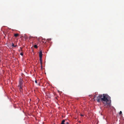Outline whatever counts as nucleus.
Here are the masks:
<instances>
[{
    "mask_svg": "<svg viewBox=\"0 0 124 124\" xmlns=\"http://www.w3.org/2000/svg\"><path fill=\"white\" fill-rule=\"evenodd\" d=\"M122 113V112L121 111H120L119 112V114H121Z\"/></svg>",
    "mask_w": 124,
    "mask_h": 124,
    "instance_id": "obj_10",
    "label": "nucleus"
},
{
    "mask_svg": "<svg viewBox=\"0 0 124 124\" xmlns=\"http://www.w3.org/2000/svg\"><path fill=\"white\" fill-rule=\"evenodd\" d=\"M35 82L36 83H37V81L36 80L35 81Z\"/></svg>",
    "mask_w": 124,
    "mask_h": 124,
    "instance_id": "obj_11",
    "label": "nucleus"
},
{
    "mask_svg": "<svg viewBox=\"0 0 124 124\" xmlns=\"http://www.w3.org/2000/svg\"><path fill=\"white\" fill-rule=\"evenodd\" d=\"M109 98L107 95L103 94V95H99L97 97V101L99 102L101 100L104 102H106V104H107L109 101Z\"/></svg>",
    "mask_w": 124,
    "mask_h": 124,
    "instance_id": "obj_1",
    "label": "nucleus"
},
{
    "mask_svg": "<svg viewBox=\"0 0 124 124\" xmlns=\"http://www.w3.org/2000/svg\"><path fill=\"white\" fill-rule=\"evenodd\" d=\"M40 58V61L41 64L42 63V57H39Z\"/></svg>",
    "mask_w": 124,
    "mask_h": 124,
    "instance_id": "obj_5",
    "label": "nucleus"
},
{
    "mask_svg": "<svg viewBox=\"0 0 124 124\" xmlns=\"http://www.w3.org/2000/svg\"><path fill=\"white\" fill-rule=\"evenodd\" d=\"M12 46H13L14 47H15L16 46H14V44L13 43L12 45Z\"/></svg>",
    "mask_w": 124,
    "mask_h": 124,
    "instance_id": "obj_9",
    "label": "nucleus"
},
{
    "mask_svg": "<svg viewBox=\"0 0 124 124\" xmlns=\"http://www.w3.org/2000/svg\"><path fill=\"white\" fill-rule=\"evenodd\" d=\"M47 40H51V39H47Z\"/></svg>",
    "mask_w": 124,
    "mask_h": 124,
    "instance_id": "obj_12",
    "label": "nucleus"
},
{
    "mask_svg": "<svg viewBox=\"0 0 124 124\" xmlns=\"http://www.w3.org/2000/svg\"><path fill=\"white\" fill-rule=\"evenodd\" d=\"M20 55H21L22 56H23V54L22 53H21L20 54Z\"/></svg>",
    "mask_w": 124,
    "mask_h": 124,
    "instance_id": "obj_8",
    "label": "nucleus"
},
{
    "mask_svg": "<svg viewBox=\"0 0 124 124\" xmlns=\"http://www.w3.org/2000/svg\"><path fill=\"white\" fill-rule=\"evenodd\" d=\"M39 57H42V52L41 50H40L39 53Z\"/></svg>",
    "mask_w": 124,
    "mask_h": 124,
    "instance_id": "obj_3",
    "label": "nucleus"
},
{
    "mask_svg": "<svg viewBox=\"0 0 124 124\" xmlns=\"http://www.w3.org/2000/svg\"><path fill=\"white\" fill-rule=\"evenodd\" d=\"M64 122H65V120H63L62 121V123H61V124H64Z\"/></svg>",
    "mask_w": 124,
    "mask_h": 124,
    "instance_id": "obj_7",
    "label": "nucleus"
},
{
    "mask_svg": "<svg viewBox=\"0 0 124 124\" xmlns=\"http://www.w3.org/2000/svg\"><path fill=\"white\" fill-rule=\"evenodd\" d=\"M14 36L15 37H16L19 36V34H18L16 33L14 35Z\"/></svg>",
    "mask_w": 124,
    "mask_h": 124,
    "instance_id": "obj_4",
    "label": "nucleus"
},
{
    "mask_svg": "<svg viewBox=\"0 0 124 124\" xmlns=\"http://www.w3.org/2000/svg\"><path fill=\"white\" fill-rule=\"evenodd\" d=\"M23 84V82L22 80H21V81H20L19 86V89L20 90V91L21 92L22 91V88L23 87V85H22Z\"/></svg>",
    "mask_w": 124,
    "mask_h": 124,
    "instance_id": "obj_2",
    "label": "nucleus"
},
{
    "mask_svg": "<svg viewBox=\"0 0 124 124\" xmlns=\"http://www.w3.org/2000/svg\"><path fill=\"white\" fill-rule=\"evenodd\" d=\"M80 116H83V115H82V114H81V115H80Z\"/></svg>",
    "mask_w": 124,
    "mask_h": 124,
    "instance_id": "obj_13",
    "label": "nucleus"
},
{
    "mask_svg": "<svg viewBox=\"0 0 124 124\" xmlns=\"http://www.w3.org/2000/svg\"><path fill=\"white\" fill-rule=\"evenodd\" d=\"M34 47L36 48H38L37 46L36 45H34Z\"/></svg>",
    "mask_w": 124,
    "mask_h": 124,
    "instance_id": "obj_6",
    "label": "nucleus"
}]
</instances>
